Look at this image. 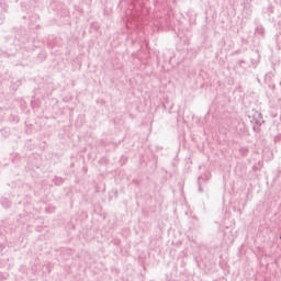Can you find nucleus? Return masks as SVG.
<instances>
[{
	"mask_svg": "<svg viewBox=\"0 0 281 281\" xmlns=\"http://www.w3.org/2000/svg\"><path fill=\"white\" fill-rule=\"evenodd\" d=\"M53 183H55V186H63L65 183V179L55 177L53 179Z\"/></svg>",
	"mask_w": 281,
	"mask_h": 281,
	"instance_id": "5",
	"label": "nucleus"
},
{
	"mask_svg": "<svg viewBox=\"0 0 281 281\" xmlns=\"http://www.w3.org/2000/svg\"><path fill=\"white\" fill-rule=\"evenodd\" d=\"M256 34H265V30L260 26L256 29Z\"/></svg>",
	"mask_w": 281,
	"mask_h": 281,
	"instance_id": "7",
	"label": "nucleus"
},
{
	"mask_svg": "<svg viewBox=\"0 0 281 281\" xmlns=\"http://www.w3.org/2000/svg\"><path fill=\"white\" fill-rule=\"evenodd\" d=\"M252 120L257 126H262L265 124V120L262 119V113L252 110Z\"/></svg>",
	"mask_w": 281,
	"mask_h": 281,
	"instance_id": "2",
	"label": "nucleus"
},
{
	"mask_svg": "<svg viewBox=\"0 0 281 281\" xmlns=\"http://www.w3.org/2000/svg\"><path fill=\"white\" fill-rule=\"evenodd\" d=\"M45 210H46V212H49V207H46Z\"/></svg>",
	"mask_w": 281,
	"mask_h": 281,
	"instance_id": "11",
	"label": "nucleus"
},
{
	"mask_svg": "<svg viewBox=\"0 0 281 281\" xmlns=\"http://www.w3.org/2000/svg\"><path fill=\"white\" fill-rule=\"evenodd\" d=\"M0 204L2 207H4V210H9V207H12V200H10L8 196H1Z\"/></svg>",
	"mask_w": 281,
	"mask_h": 281,
	"instance_id": "3",
	"label": "nucleus"
},
{
	"mask_svg": "<svg viewBox=\"0 0 281 281\" xmlns=\"http://www.w3.org/2000/svg\"><path fill=\"white\" fill-rule=\"evenodd\" d=\"M20 53H16V46L14 44H11L10 48H1L0 49V56L3 58H13L14 56H19Z\"/></svg>",
	"mask_w": 281,
	"mask_h": 281,
	"instance_id": "1",
	"label": "nucleus"
},
{
	"mask_svg": "<svg viewBox=\"0 0 281 281\" xmlns=\"http://www.w3.org/2000/svg\"><path fill=\"white\" fill-rule=\"evenodd\" d=\"M38 58H40V60H45V58H47V53H45L44 50H42V52L38 54Z\"/></svg>",
	"mask_w": 281,
	"mask_h": 281,
	"instance_id": "6",
	"label": "nucleus"
},
{
	"mask_svg": "<svg viewBox=\"0 0 281 281\" xmlns=\"http://www.w3.org/2000/svg\"><path fill=\"white\" fill-rule=\"evenodd\" d=\"M52 41H54L52 37L48 40V43L52 47H54V45H52Z\"/></svg>",
	"mask_w": 281,
	"mask_h": 281,
	"instance_id": "9",
	"label": "nucleus"
},
{
	"mask_svg": "<svg viewBox=\"0 0 281 281\" xmlns=\"http://www.w3.org/2000/svg\"><path fill=\"white\" fill-rule=\"evenodd\" d=\"M16 82H18V87H20V85H21V80H18Z\"/></svg>",
	"mask_w": 281,
	"mask_h": 281,
	"instance_id": "10",
	"label": "nucleus"
},
{
	"mask_svg": "<svg viewBox=\"0 0 281 281\" xmlns=\"http://www.w3.org/2000/svg\"><path fill=\"white\" fill-rule=\"evenodd\" d=\"M0 135H1V137H3V139H8V137H10V135H11L10 127L1 128Z\"/></svg>",
	"mask_w": 281,
	"mask_h": 281,
	"instance_id": "4",
	"label": "nucleus"
},
{
	"mask_svg": "<svg viewBox=\"0 0 281 281\" xmlns=\"http://www.w3.org/2000/svg\"><path fill=\"white\" fill-rule=\"evenodd\" d=\"M203 179V177H199V192H202V189H201V180Z\"/></svg>",
	"mask_w": 281,
	"mask_h": 281,
	"instance_id": "8",
	"label": "nucleus"
}]
</instances>
